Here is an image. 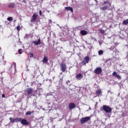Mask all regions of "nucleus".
<instances>
[{
	"label": "nucleus",
	"mask_w": 128,
	"mask_h": 128,
	"mask_svg": "<svg viewBox=\"0 0 128 128\" xmlns=\"http://www.w3.org/2000/svg\"><path fill=\"white\" fill-rule=\"evenodd\" d=\"M10 120L12 124H14V122H22V118H10Z\"/></svg>",
	"instance_id": "7ed1b4c3"
},
{
	"label": "nucleus",
	"mask_w": 128,
	"mask_h": 128,
	"mask_svg": "<svg viewBox=\"0 0 128 128\" xmlns=\"http://www.w3.org/2000/svg\"><path fill=\"white\" fill-rule=\"evenodd\" d=\"M16 22V20H14V22Z\"/></svg>",
	"instance_id": "473e14b6"
},
{
	"label": "nucleus",
	"mask_w": 128,
	"mask_h": 128,
	"mask_svg": "<svg viewBox=\"0 0 128 128\" xmlns=\"http://www.w3.org/2000/svg\"><path fill=\"white\" fill-rule=\"evenodd\" d=\"M20 124H22V126H28V124H30V122H28L26 119H22L21 120Z\"/></svg>",
	"instance_id": "1a4fd4ad"
},
{
	"label": "nucleus",
	"mask_w": 128,
	"mask_h": 128,
	"mask_svg": "<svg viewBox=\"0 0 128 128\" xmlns=\"http://www.w3.org/2000/svg\"><path fill=\"white\" fill-rule=\"evenodd\" d=\"M70 110H74L76 108V104L74 102H71L68 104Z\"/></svg>",
	"instance_id": "9d476101"
},
{
	"label": "nucleus",
	"mask_w": 128,
	"mask_h": 128,
	"mask_svg": "<svg viewBox=\"0 0 128 128\" xmlns=\"http://www.w3.org/2000/svg\"><path fill=\"white\" fill-rule=\"evenodd\" d=\"M5 95H4V94H2V98H5Z\"/></svg>",
	"instance_id": "7c9ffc66"
},
{
	"label": "nucleus",
	"mask_w": 128,
	"mask_h": 128,
	"mask_svg": "<svg viewBox=\"0 0 128 128\" xmlns=\"http://www.w3.org/2000/svg\"><path fill=\"white\" fill-rule=\"evenodd\" d=\"M39 14H40V16H42V10H39Z\"/></svg>",
	"instance_id": "cd10ccee"
},
{
	"label": "nucleus",
	"mask_w": 128,
	"mask_h": 128,
	"mask_svg": "<svg viewBox=\"0 0 128 128\" xmlns=\"http://www.w3.org/2000/svg\"><path fill=\"white\" fill-rule=\"evenodd\" d=\"M110 4H112L110 3Z\"/></svg>",
	"instance_id": "f704fd0d"
},
{
	"label": "nucleus",
	"mask_w": 128,
	"mask_h": 128,
	"mask_svg": "<svg viewBox=\"0 0 128 128\" xmlns=\"http://www.w3.org/2000/svg\"><path fill=\"white\" fill-rule=\"evenodd\" d=\"M102 110L106 112V114H110L112 110V109L110 106L106 105H104L102 106Z\"/></svg>",
	"instance_id": "f257e3e1"
},
{
	"label": "nucleus",
	"mask_w": 128,
	"mask_h": 128,
	"mask_svg": "<svg viewBox=\"0 0 128 128\" xmlns=\"http://www.w3.org/2000/svg\"><path fill=\"white\" fill-rule=\"evenodd\" d=\"M108 92H110V94H112V92L110 90H109Z\"/></svg>",
	"instance_id": "2f4dec72"
},
{
	"label": "nucleus",
	"mask_w": 128,
	"mask_h": 128,
	"mask_svg": "<svg viewBox=\"0 0 128 128\" xmlns=\"http://www.w3.org/2000/svg\"><path fill=\"white\" fill-rule=\"evenodd\" d=\"M64 8L67 12L70 11L71 12H74V9L70 6L65 7Z\"/></svg>",
	"instance_id": "2eb2a0df"
},
{
	"label": "nucleus",
	"mask_w": 128,
	"mask_h": 128,
	"mask_svg": "<svg viewBox=\"0 0 128 128\" xmlns=\"http://www.w3.org/2000/svg\"><path fill=\"white\" fill-rule=\"evenodd\" d=\"M32 114V112H31L30 111H28L26 113V116H30V114Z\"/></svg>",
	"instance_id": "4be33fe9"
},
{
	"label": "nucleus",
	"mask_w": 128,
	"mask_h": 128,
	"mask_svg": "<svg viewBox=\"0 0 128 128\" xmlns=\"http://www.w3.org/2000/svg\"><path fill=\"white\" fill-rule=\"evenodd\" d=\"M41 42L40 38H39L38 41L32 42V44H34L36 46H38L42 44V42Z\"/></svg>",
	"instance_id": "ddd939ff"
},
{
	"label": "nucleus",
	"mask_w": 128,
	"mask_h": 128,
	"mask_svg": "<svg viewBox=\"0 0 128 128\" xmlns=\"http://www.w3.org/2000/svg\"><path fill=\"white\" fill-rule=\"evenodd\" d=\"M22 49H19L18 50V52L20 54H22Z\"/></svg>",
	"instance_id": "393cba45"
},
{
	"label": "nucleus",
	"mask_w": 128,
	"mask_h": 128,
	"mask_svg": "<svg viewBox=\"0 0 128 128\" xmlns=\"http://www.w3.org/2000/svg\"><path fill=\"white\" fill-rule=\"evenodd\" d=\"M7 20H8V22H12L14 20V19L12 18V17H8L7 18Z\"/></svg>",
	"instance_id": "6ab92c4d"
},
{
	"label": "nucleus",
	"mask_w": 128,
	"mask_h": 128,
	"mask_svg": "<svg viewBox=\"0 0 128 128\" xmlns=\"http://www.w3.org/2000/svg\"><path fill=\"white\" fill-rule=\"evenodd\" d=\"M34 92V90L32 88H28L26 90V94L27 96H30Z\"/></svg>",
	"instance_id": "6e6552de"
},
{
	"label": "nucleus",
	"mask_w": 128,
	"mask_h": 128,
	"mask_svg": "<svg viewBox=\"0 0 128 128\" xmlns=\"http://www.w3.org/2000/svg\"><path fill=\"white\" fill-rule=\"evenodd\" d=\"M60 68L62 72H66V63H61L60 64Z\"/></svg>",
	"instance_id": "39448f33"
},
{
	"label": "nucleus",
	"mask_w": 128,
	"mask_h": 128,
	"mask_svg": "<svg viewBox=\"0 0 128 128\" xmlns=\"http://www.w3.org/2000/svg\"><path fill=\"white\" fill-rule=\"evenodd\" d=\"M30 58H34V54L32 53L31 52L28 53Z\"/></svg>",
	"instance_id": "5701e85b"
},
{
	"label": "nucleus",
	"mask_w": 128,
	"mask_h": 128,
	"mask_svg": "<svg viewBox=\"0 0 128 128\" xmlns=\"http://www.w3.org/2000/svg\"><path fill=\"white\" fill-rule=\"evenodd\" d=\"M98 54L99 56H102V54H104V51H102V50H100L98 51Z\"/></svg>",
	"instance_id": "412c9836"
},
{
	"label": "nucleus",
	"mask_w": 128,
	"mask_h": 128,
	"mask_svg": "<svg viewBox=\"0 0 128 128\" xmlns=\"http://www.w3.org/2000/svg\"><path fill=\"white\" fill-rule=\"evenodd\" d=\"M90 120V116H87L85 118H82L80 119V124H86L87 122H88Z\"/></svg>",
	"instance_id": "423d86ee"
},
{
	"label": "nucleus",
	"mask_w": 128,
	"mask_h": 128,
	"mask_svg": "<svg viewBox=\"0 0 128 128\" xmlns=\"http://www.w3.org/2000/svg\"><path fill=\"white\" fill-rule=\"evenodd\" d=\"M32 96H34V94H32Z\"/></svg>",
	"instance_id": "72a5a7b5"
},
{
	"label": "nucleus",
	"mask_w": 128,
	"mask_h": 128,
	"mask_svg": "<svg viewBox=\"0 0 128 128\" xmlns=\"http://www.w3.org/2000/svg\"><path fill=\"white\" fill-rule=\"evenodd\" d=\"M23 2L26 4V0H23Z\"/></svg>",
	"instance_id": "c756f323"
},
{
	"label": "nucleus",
	"mask_w": 128,
	"mask_h": 128,
	"mask_svg": "<svg viewBox=\"0 0 128 128\" xmlns=\"http://www.w3.org/2000/svg\"><path fill=\"white\" fill-rule=\"evenodd\" d=\"M16 30L18 32H20V26H17Z\"/></svg>",
	"instance_id": "b1692460"
},
{
	"label": "nucleus",
	"mask_w": 128,
	"mask_h": 128,
	"mask_svg": "<svg viewBox=\"0 0 128 128\" xmlns=\"http://www.w3.org/2000/svg\"><path fill=\"white\" fill-rule=\"evenodd\" d=\"M82 78H84V76H82V74L80 73L78 74L76 76V78L78 80H80Z\"/></svg>",
	"instance_id": "9b49d317"
},
{
	"label": "nucleus",
	"mask_w": 128,
	"mask_h": 128,
	"mask_svg": "<svg viewBox=\"0 0 128 128\" xmlns=\"http://www.w3.org/2000/svg\"><path fill=\"white\" fill-rule=\"evenodd\" d=\"M107 9H108V6H105L102 8V10H107Z\"/></svg>",
	"instance_id": "a878e982"
},
{
	"label": "nucleus",
	"mask_w": 128,
	"mask_h": 128,
	"mask_svg": "<svg viewBox=\"0 0 128 128\" xmlns=\"http://www.w3.org/2000/svg\"><path fill=\"white\" fill-rule=\"evenodd\" d=\"M90 60V56H86L84 59L82 61L81 64L82 66H86V64H88V62Z\"/></svg>",
	"instance_id": "f03ea898"
},
{
	"label": "nucleus",
	"mask_w": 128,
	"mask_h": 128,
	"mask_svg": "<svg viewBox=\"0 0 128 128\" xmlns=\"http://www.w3.org/2000/svg\"><path fill=\"white\" fill-rule=\"evenodd\" d=\"M8 8H16V3H10L8 6Z\"/></svg>",
	"instance_id": "4468645a"
},
{
	"label": "nucleus",
	"mask_w": 128,
	"mask_h": 128,
	"mask_svg": "<svg viewBox=\"0 0 128 128\" xmlns=\"http://www.w3.org/2000/svg\"><path fill=\"white\" fill-rule=\"evenodd\" d=\"M80 33L81 34H82V36H86V35L88 34V32H86L84 30H82L80 32Z\"/></svg>",
	"instance_id": "a211bd4d"
},
{
	"label": "nucleus",
	"mask_w": 128,
	"mask_h": 128,
	"mask_svg": "<svg viewBox=\"0 0 128 128\" xmlns=\"http://www.w3.org/2000/svg\"><path fill=\"white\" fill-rule=\"evenodd\" d=\"M123 24H124L125 26H127V24H128V19H127L126 20H125L123 21Z\"/></svg>",
	"instance_id": "aec40b11"
},
{
	"label": "nucleus",
	"mask_w": 128,
	"mask_h": 128,
	"mask_svg": "<svg viewBox=\"0 0 128 128\" xmlns=\"http://www.w3.org/2000/svg\"><path fill=\"white\" fill-rule=\"evenodd\" d=\"M102 90H97L96 91V94L98 96H102Z\"/></svg>",
	"instance_id": "dca6fc26"
},
{
	"label": "nucleus",
	"mask_w": 128,
	"mask_h": 128,
	"mask_svg": "<svg viewBox=\"0 0 128 128\" xmlns=\"http://www.w3.org/2000/svg\"><path fill=\"white\" fill-rule=\"evenodd\" d=\"M113 76H116L118 80H122V76L120 75H118V73L116 72H114L112 73Z\"/></svg>",
	"instance_id": "f8f14e48"
},
{
	"label": "nucleus",
	"mask_w": 128,
	"mask_h": 128,
	"mask_svg": "<svg viewBox=\"0 0 128 128\" xmlns=\"http://www.w3.org/2000/svg\"><path fill=\"white\" fill-rule=\"evenodd\" d=\"M94 72L95 74H100L102 72V67H98L96 68L94 70Z\"/></svg>",
	"instance_id": "20e7f679"
},
{
	"label": "nucleus",
	"mask_w": 128,
	"mask_h": 128,
	"mask_svg": "<svg viewBox=\"0 0 128 128\" xmlns=\"http://www.w3.org/2000/svg\"><path fill=\"white\" fill-rule=\"evenodd\" d=\"M100 32H101V34H104V32H106L104 30H100Z\"/></svg>",
	"instance_id": "bb28decb"
},
{
	"label": "nucleus",
	"mask_w": 128,
	"mask_h": 128,
	"mask_svg": "<svg viewBox=\"0 0 128 128\" xmlns=\"http://www.w3.org/2000/svg\"><path fill=\"white\" fill-rule=\"evenodd\" d=\"M15 66H16V63H14Z\"/></svg>",
	"instance_id": "c9c22d12"
},
{
	"label": "nucleus",
	"mask_w": 128,
	"mask_h": 128,
	"mask_svg": "<svg viewBox=\"0 0 128 128\" xmlns=\"http://www.w3.org/2000/svg\"><path fill=\"white\" fill-rule=\"evenodd\" d=\"M48 58L46 56H44L42 60L43 62H44V64H46V62H48Z\"/></svg>",
	"instance_id": "f3484780"
},
{
	"label": "nucleus",
	"mask_w": 128,
	"mask_h": 128,
	"mask_svg": "<svg viewBox=\"0 0 128 128\" xmlns=\"http://www.w3.org/2000/svg\"><path fill=\"white\" fill-rule=\"evenodd\" d=\"M108 4V2L106 1H104L103 4Z\"/></svg>",
	"instance_id": "c85d7f7f"
},
{
	"label": "nucleus",
	"mask_w": 128,
	"mask_h": 128,
	"mask_svg": "<svg viewBox=\"0 0 128 128\" xmlns=\"http://www.w3.org/2000/svg\"><path fill=\"white\" fill-rule=\"evenodd\" d=\"M38 19V14L34 13L32 16V18L30 20V22H34Z\"/></svg>",
	"instance_id": "0eeeda50"
}]
</instances>
